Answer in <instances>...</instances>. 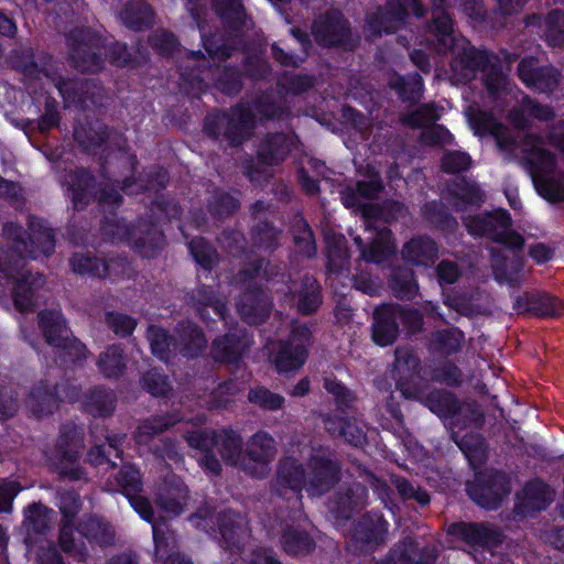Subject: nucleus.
<instances>
[{
	"mask_svg": "<svg viewBox=\"0 0 564 564\" xmlns=\"http://www.w3.org/2000/svg\"><path fill=\"white\" fill-rule=\"evenodd\" d=\"M451 3L452 0H432V23L429 28L436 41V48L440 52L453 51L455 54L451 62L452 80L455 84H466L476 78L478 70L481 72L487 93L496 101L495 107L499 112L506 110L508 98L518 101V96L521 95L519 106L508 113V119L519 130L531 127L529 117L540 121L551 120L554 116L552 108L520 93L503 73L497 55L477 50L467 39L456 35L453 21L445 10Z\"/></svg>",
	"mask_w": 564,
	"mask_h": 564,
	"instance_id": "f257e3e1",
	"label": "nucleus"
},
{
	"mask_svg": "<svg viewBox=\"0 0 564 564\" xmlns=\"http://www.w3.org/2000/svg\"><path fill=\"white\" fill-rule=\"evenodd\" d=\"M466 115L476 134H491L502 151L521 154L541 197L550 203L564 202V173L556 170L555 158L544 149L541 137L511 131L492 113L476 107H469Z\"/></svg>",
	"mask_w": 564,
	"mask_h": 564,
	"instance_id": "f03ea898",
	"label": "nucleus"
},
{
	"mask_svg": "<svg viewBox=\"0 0 564 564\" xmlns=\"http://www.w3.org/2000/svg\"><path fill=\"white\" fill-rule=\"evenodd\" d=\"M465 226L470 235L485 236L499 243L490 250L495 279L511 288L519 286L524 275L523 260L518 253L523 238L511 230L509 213L497 209L486 215L468 216Z\"/></svg>",
	"mask_w": 564,
	"mask_h": 564,
	"instance_id": "7ed1b4c3",
	"label": "nucleus"
},
{
	"mask_svg": "<svg viewBox=\"0 0 564 564\" xmlns=\"http://www.w3.org/2000/svg\"><path fill=\"white\" fill-rule=\"evenodd\" d=\"M355 213L359 210L366 228L375 231L369 246L362 249V257L368 262L382 263L397 250L386 224L394 219L403 207L395 202H386L381 205L377 200L382 191L378 172L372 171L365 178L355 180Z\"/></svg>",
	"mask_w": 564,
	"mask_h": 564,
	"instance_id": "20e7f679",
	"label": "nucleus"
},
{
	"mask_svg": "<svg viewBox=\"0 0 564 564\" xmlns=\"http://www.w3.org/2000/svg\"><path fill=\"white\" fill-rule=\"evenodd\" d=\"M191 447L200 449L203 456L200 464L212 474L218 475L221 470V459L240 469V459L242 458V438L231 430L220 431H195L186 436Z\"/></svg>",
	"mask_w": 564,
	"mask_h": 564,
	"instance_id": "39448f33",
	"label": "nucleus"
},
{
	"mask_svg": "<svg viewBox=\"0 0 564 564\" xmlns=\"http://www.w3.org/2000/svg\"><path fill=\"white\" fill-rule=\"evenodd\" d=\"M85 447V431L73 422L64 423L59 429L51 463L61 478L72 481L88 480L86 471L78 465Z\"/></svg>",
	"mask_w": 564,
	"mask_h": 564,
	"instance_id": "423d86ee",
	"label": "nucleus"
},
{
	"mask_svg": "<svg viewBox=\"0 0 564 564\" xmlns=\"http://www.w3.org/2000/svg\"><path fill=\"white\" fill-rule=\"evenodd\" d=\"M447 532L449 535L464 542L467 552L474 555L477 564H510L509 560L500 558L497 562V555L494 549L502 540L500 531L488 523H452Z\"/></svg>",
	"mask_w": 564,
	"mask_h": 564,
	"instance_id": "0eeeda50",
	"label": "nucleus"
},
{
	"mask_svg": "<svg viewBox=\"0 0 564 564\" xmlns=\"http://www.w3.org/2000/svg\"><path fill=\"white\" fill-rule=\"evenodd\" d=\"M37 318L46 343L58 349L63 364H77L86 359V346L73 336L59 312L43 311Z\"/></svg>",
	"mask_w": 564,
	"mask_h": 564,
	"instance_id": "6e6552de",
	"label": "nucleus"
},
{
	"mask_svg": "<svg viewBox=\"0 0 564 564\" xmlns=\"http://www.w3.org/2000/svg\"><path fill=\"white\" fill-rule=\"evenodd\" d=\"M68 58L80 72L96 73L104 67L105 47L98 33L90 28H74L66 35Z\"/></svg>",
	"mask_w": 564,
	"mask_h": 564,
	"instance_id": "1a4fd4ad",
	"label": "nucleus"
},
{
	"mask_svg": "<svg viewBox=\"0 0 564 564\" xmlns=\"http://www.w3.org/2000/svg\"><path fill=\"white\" fill-rule=\"evenodd\" d=\"M253 113L242 107L210 113L205 119V132L215 140L237 147L247 140L253 128Z\"/></svg>",
	"mask_w": 564,
	"mask_h": 564,
	"instance_id": "9d476101",
	"label": "nucleus"
},
{
	"mask_svg": "<svg viewBox=\"0 0 564 564\" xmlns=\"http://www.w3.org/2000/svg\"><path fill=\"white\" fill-rule=\"evenodd\" d=\"M199 0H188L187 9L191 12L196 26L203 32L200 15L197 8ZM217 14L228 23L232 29L239 30L247 26V15L240 0H213ZM204 47L209 56L214 59H226L231 56L232 47L221 44L216 45L210 39H206L205 34L200 35Z\"/></svg>",
	"mask_w": 564,
	"mask_h": 564,
	"instance_id": "9b49d317",
	"label": "nucleus"
},
{
	"mask_svg": "<svg viewBox=\"0 0 564 564\" xmlns=\"http://www.w3.org/2000/svg\"><path fill=\"white\" fill-rule=\"evenodd\" d=\"M68 184L73 193V204L77 209L88 205L93 197H97L102 206L118 207L122 203V196L118 192L116 184H105L97 189L94 176L85 169H78L68 175Z\"/></svg>",
	"mask_w": 564,
	"mask_h": 564,
	"instance_id": "f8f14e48",
	"label": "nucleus"
},
{
	"mask_svg": "<svg viewBox=\"0 0 564 564\" xmlns=\"http://www.w3.org/2000/svg\"><path fill=\"white\" fill-rule=\"evenodd\" d=\"M58 508L63 516L58 544L62 551L77 562H85L88 551L85 543L74 536V519L82 509L79 495L73 490L58 492Z\"/></svg>",
	"mask_w": 564,
	"mask_h": 564,
	"instance_id": "ddd939ff",
	"label": "nucleus"
},
{
	"mask_svg": "<svg viewBox=\"0 0 564 564\" xmlns=\"http://www.w3.org/2000/svg\"><path fill=\"white\" fill-rule=\"evenodd\" d=\"M278 454L275 440L267 432L259 431L247 442L240 469L254 478L262 479L270 471V464Z\"/></svg>",
	"mask_w": 564,
	"mask_h": 564,
	"instance_id": "4468645a",
	"label": "nucleus"
},
{
	"mask_svg": "<svg viewBox=\"0 0 564 564\" xmlns=\"http://www.w3.org/2000/svg\"><path fill=\"white\" fill-rule=\"evenodd\" d=\"M468 496L485 509H496L502 498L510 492V485L503 473L496 470L479 471L474 481L467 482Z\"/></svg>",
	"mask_w": 564,
	"mask_h": 564,
	"instance_id": "2eb2a0df",
	"label": "nucleus"
},
{
	"mask_svg": "<svg viewBox=\"0 0 564 564\" xmlns=\"http://www.w3.org/2000/svg\"><path fill=\"white\" fill-rule=\"evenodd\" d=\"M412 12L415 17L424 13L420 0H388L383 9H378L367 19L369 30L373 34L392 33L401 28Z\"/></svg>",
	"mask_w": 564,
	"mask_h": 564,
	"instance_id": "dca6fc26",
	"label": "nucleus"
},
{
	"mask_svg": "<svg viewBox=\"0 0 564 564\" xmlns=\"http://www.w3.org/2000/svg\"><path fill=\"white\" fill-rule=\"evenodd\" d=\"M395 359L391 376L397 389L405 399H422L423 387L416 382L420 372V359L408 347L395 349Z\"/></svg>",
	"mask_w": 564,
	"mask_h": 564,
	"instance_id": "f3484780",
	"label": "nucleus"
},
{
	"mask_svg": "<svg viewBox=\"0 0 564 564\" xmlns=\"http://www.w3.org/2000/svg\"><path fill=\"white\" fill-rule=\"evenodd\" d=\"M444 108L435 104H424L415 111L404 116L402 122L412 128L426 127L421 138L429 144H449L453 141V134L443 126L433 124L443 116Z\"/></svg>",
	"mask_w": 564,
	"mask_h": 564,
	"instance_id": "a211bd4d",
	"label": "nucleus"
},
{
	"mask_svg": "<svg viewBox=\"0 0 564 564\" xmlns=\"http://www.w3.org/2000/svg\"><path fill=\"white\" fill-rule=\"evenodd\" d=\"M63 97L66 107L87 109L102 106V88L93 80L63 78L61 74L52 83Z\"/></svg>",
	"mask_w": 564,
	"mask_h": 564,
	"instance_id": "6ab92c4d",
	"label": "nucleus"
},
{
	"mask_svg": "<svg viewBox=\"0 0 564 564\" xmlns=\"http://www.w3.org/2000/svg\"><path fill=\"white\" fill-rule=\"evenodd\" d=\"M315 41L326 47H341L350 36V24L337 9H328L319 14L313 25Z\"/></svg>",
	"mask_w": 564,
	"mask_h": 564,
	"instance_id": "aec40b11",
	"label": "nucleus"
},
{
	"mask_svg": "<svg viewBox=\"0 0 564 564\" xmlns=\"http://www.w3.org/2000/svg\"><path fill=\"white\" fill-rule=\"evenodd\" d=\"M341 467L338 462L324 455H313L306 468V492L321 497L339 482Z\"/></svg>",
	"mask_w": 564,
	"mask_h": 564,
	"instance_id": "412c9836",
	"label": "nucleus"
},
{
	"mask_svg": "<svg viewBox=\"0 0 564 564\" xmlns=\"http://www.w3.org/2000/svg\"><path fill=\"white\" fill-rule=\"evenodd\" d=\"M324 388L334 395L337 411L339 414H334L325 420L326 431L336 438H343L347 443H351L350 422L346 416L347 410L350 409L351 397L349 390L344 387L339 381L333 378H325Z\"/></svg>",
	"mask_w": 564,
	"mask_h": 564,
	"instance_id": "4be33fe9",
	"label": "nucleus"
},
{
	"mask_svg": "<svg viewBox=\"0 0 564 564\" xmlns=\"http://www.w3.org/2000/svg\"><path fill=\"white\" fill-rule=\"evenodd\" d=\"M283 292L284 301L304 315L316 312L322 304L321 288L316 279L308 274L300 281L291 280Z\"/></svg>",
	"mask_w": 564,
	"mask_h": 564,
	"instance_id": "5701e85b",
	"label": "nucleus"
},
{
	"mask_svg": "<svg viewBox=\"0 0 564 564\" xmlns=\"http://www.w3.org/2000/svg\"><path fill=\"white\" fill-rule=\"evenodd\" d=\"M518 75L521 82L530 89L550 94L560 83V73L551 65L539 66L533 57L523 58L518 66Z\"/></svg>",
	"mask_w": 564,
	"mask_h": 564,
	"instance_id": "b1692460",
	"label": "nucleus"
},
{
	"mask_svg": "<svg viewBox=\"0 0 564 564\" xmlns=\"http://www.w3.org/2000/svg\"><path fill=\"white\" fill-rule=\"evenodd\" d=\"M218 528L221 535L220 546L231 553H239L249 539V528L246 518L232 510H226L218 516Z\"/></svg>",
	"mask_w": 564,
	"mask_h": 564,
	"instance_id": "393cba45",
	"label": "nucleus"
},
{
	"mask_svg": "<svg viewBox=\"0 0 564 564\" xmlns=\"http://www.w3.org/2000/svg\"><path fill=\"white\" fill-rule=\"evenodd\" d=\"M155 495L156 503L161 509L166 513L177 516L183 512L188 490L178 476L167 473L158 485Z\"/></svg>",
	"mask_w": 564,
	"mask_h": 564,
	"instance_id": "a878e982",
	"label": "nucleus"
},
{
	"mask_svg": "<svg viewBox=\"0 0 564 564\" xmlns=\"http://www.w3.org/2000/svg\"><path fill=\"white\" fill-rule=\"evenodd\" d=\"M54 510L42 502H33L23 511L22 528L28 544L40 542L53 528Z\"/></svg>",
	"mask_w": 564,
	"mask_h": 564,
	"instance_id": "bb28decb",
	"label": "nucleus"
},
{
	"mask_svg": "<svg viewBox=\"0 0 564 564\" xmlns=\"http://www.w3.org/2000/svg\"><path fill=\"white\" fill-rule=\"evenodd\" d=\"M117 481L129 499L131 507L145 521H152L153 509L149 500L138 494L142 489L140 473L132 465L123 464L117 475Z\"/></svg>",
	"mask_w": 564,
	"mask_h": 564,
	"instance_id": "cd10ccee",
	"label": "nucleus"
},
{
	"mask_svg": "<svg viewBox=\"0 0 564 564\" xmlns=\"http://www.w3.org/2000/svg\"><path fill=\"white\" fill-rule=\"evenodd\" d=\"M237 308L246 323L259 325L269 317L271 302L262 289L257 285H250L240 296Z\"/></svg>",
	"mask_w": 564,
	"mask_h": 564,
	"instance_id": "c85d7f7f",
	"label": "nucleus"
},
{
	"mask_svg": "<svg viewBox=\"0 0 564 564\" xmlns=\"http://www.w3.org/2000/svg\"><path fill=\"white\" fill-rule=\"evenodd\" d=\"M272 487L280 496L285 489L293 492L306 490V469L303 464L293 457H282L278 462Z\"/></svg>",
	"mask_w": 564,
	"mask_h": 564,
	"instance_id": "c756f323",
	"label": "nucleus"
},
{
	"mask_svg": "<svg viewBox=\"0 0 564 564\" xmlns=\"http://www.w3.org/2000/svg\"><path fill=\"white\" fill-rule=\"evenodd\" d=\"M513 308L519 314L531 313L541 317H556L564 313V303L546 293L518 296Z\"/></svg>",
	"mask_w": 564,
	"mask_h": 564,
	"instance_id": "7c9ffc66",
	"label": "nucleus"
},
{
	"mask_svg": "<svg viewBox=\"0 0 564 564\" xmlns=\"http://www.w3.org/2000/svg\"><path fill=\"white\" fill-rule=\"evenodd\" d=\"M17 66L29 79L41 80L46 78L48 82L53 83L58 75L52 57L42 51L35 53L32 48L22 51Z\"/></svg>",
	"mask_w": 564,
	"mask_h": 564,
	"instance_id": "2f4dec72",
	"label": "nucleus"
},
{
	"mask_svg": "<svg viewBox=\"0 0 564 564\" xmlns=\"http://www.w3.org/2000/svg\"><path fill=\"white\" fill-rule=\"evenodd\" d=\"M295 145V138L284 133H269L258 145L257 154L259 161L267 166L281 164L291 149Z\"/></svg>",
	"mask_w": 564,
	"mask_h": 564,
	"instance_id": "473e14b6",
	"label": "nucleus"
},
{
	"mask_svg": "<svg viewBox=\"0 0 564 564\" xmlns=\"http://www.w3.org/2000/svg\"><path fill=\"white\" fill-rule=\"evenodd\" d=\"M191 303L199 317L205 322L226 321V304L212 286L202 285L193 291Z\"/></svg>",
	"mask_w": 564,
	"mask_h": 564,
	"instance_id": "72a5a7b5",
	"label": "nucleus"
},
{
	"mask_svg": "<svg viewBox=\"0 0 564 564\" xmlns=\"http://www.w3.org/2000/svg\"><path fill=\"white\" fill-rule=\"evenodd\" d=\"M326 245L328 252V267L332 272L330 282L341 283L343 279H349V252L347 240L340 234H327Z\"/></svg>",
	"mask_w": 564,
	"mask_h": 564,
	"instance_id": "f704fd0d",
	"label": "nucleus"
},
{
	"mask_svg": "<svg viewBox=\"0 0 564 564\" xmlns=\"http://www.w3.org/2000/svg\"><path fill=\"white\" fill-rule=\"evenodd\" d=\"M249 344L246 332L239 329L216 338L213 341L210 354L217 361L237 364Z\"/></svg>",
	"mask_w": 564,
	"mask_h": 564,
	"instance_id": "c9c22d12",
	"label": "nucleus"
},
{
	"mask_svg": "<svg viewBox=\"0 0 564 564\" xmlns=\"http://www.w3.org/2000/svg\"><path fill=\"white\" fill-rule=\"evenodd\" d=\"M74 137L79 145L88 153L95 154L98 149L108 143H113L119 149L121 148L119 141H112V137L119 138V135L98 121L94 124L76 127Z\"/></svg>",
	"mask_w": 564,
	"mask_h": 564,
	"instance_id": "e433bc0d",
	"label": "nucleus"
},
{
	"mask_svg": "<svg viewBox=\"0 0 564 564\" xmlns=\"http://www.w3.org/2000/svg\"><path fill=\"white\" fill-rule=\"evenodd\" d=\"M174 344L177 352L194 358L204 351L207 340L197 325L192 322H182L175 329Z\"/></svg>",
	"mask_w": 564,
	"mask_h": 564,
	"instance_id": "4c0bfd02",
	"label": "nucleus"
},
{
	"mask_svg": "<svg viewBox=\"0 0 564 564\" xmlns=\"http://www.w3.org/2000/svg\"><path fill=\"white\" fill-rule=\"evenodd\" d=\"M135 250L145 258L153 257L165 243L162 229L153 223L139 221L132 234Z\"/></svg>",
	"mask_w": 564,
	"mask_h": 564,
	"instance_id": "58836bf2",
	"label": "nucleus"
},
{
	"mask_svg": "<svg viewBox=\"0 0 564 564\" xmlns=\"http://www.w3.org/2000/svg\"><path fill=\"white\" fill-rule=\"evenodd\" d=\"M55 383L39 382L30 391L25 404L35 416L52 414L58 408Z\"/></svg>",
	"mask_w": 564,
	"mask_h": 564,
	"instance_id": "ea45409f",
	"label": "nucleus"
},
{
	"mask_svg": "<svg viewBox=\"0 0 564 564\" xmlns=\"http://www.w3.org/2000/svg\"><path fill=\"white\" fill-rule=\"evenodd\" d=\"M553 491L541 480H533L525 485L518 494L517 508L522 512L540 511L553 501Z\"/></svg>",
	"mask_w": 564,
	"mask_h": 564,
	"instance_id": "a19ab883",
	"label": "nucleus"
},
{
	"mask_svg": "<svg viewBox=\"0 0 564 564\" xmlns=\"http://www.w3.org/2000/svg\"><path fill=\"white\" fill-rule=\"evenodd\" d=\"M372 336L376 344L384 347L391 345L398 335L397 310L386 305L375 311Z\"/></svg>",
	"mask_w": 564,
	"mask_h": 564,
	"instance_id": "79ce46f5",
	"label": "nucleus"
},
{
	"mask_svg": "<svg viewBox=\"0 0 564 564\" xmlns=\"http://www.w3.org/2000/svg\"><path fill=\"white\" fill-rule=\"evenodd\" d=\"M564 4V0H560ZM525 25L542 26V19L539 15H531L527 19ZM543 32L542 36L545 39L549 45L553 47H564V13L555 9L551 11L545 20H543Z\"/></svg>",
	"mask_w": 564,
	"mask_h": 564,
	"instance_id": "37998d69",
	"label": "nucleus"
},
{
	"mask_svg": "<svg viewBox=\"0 0 564 564\" xmlns=\"http://www.w3.org/2000/svg\"><path fill=\"white\" fill-rule=\"evenodd\" d=\"M388 522L380 514H371L358 527H355V545L361 541L371 551L386 541Z\"/></svg>",
	"mask_w": 564,
	"mask_h": 564,
	"instance_id": "c03bdc74",
	"label": "nucleus"
},
{
	"mask_svg": "<svg viewBox=\"0 0 564 564\" xmlns=\"http://www.w3.org/2000/svg\"><path fill=\"white\" fill-rule=\"evenodd\" d=\"M307 349L301 343L281 341L276 351L274 364L280 373H290L299 370L305 362Z\"/></svg>",
	"mask_w": 564,
	"mask_h": 564,
	"instance_id": "a18cd8bd",
	"label": "nucleus"
},
{
	"mask_svg": "<svg viewBox=\"0 0 564 564\" xmlns=\"http://www.w3.org/2000/svg\"><path fill=\"white\" fill-rule=\"evenodd\" d=\"M436 243L426 237H416L404 245L402 257L413 265H429L437 259Z\"/></svg>",
	"mask_w": 564,
	"mask_h": 564,
	"instance_id": "49530a36",
	"label": "nucleus"
},
{
	"mask_svg": "<svg viewBox=\"0 0 564 564\" xmlns=\"http://www.w3.org/2000/svg\"><path fill=\"white\" fill-rule=\"evenodd\" d=\"M465 344V334L457 327L436 330L430 339V350L441 356L457 354Z\"/></svg>",
	"mask_w": 564,
	"mask_h": 564,
	"instance_id": "de8ad7c7",
	"label": "nucleus"
},
{
	"mask_svg": "<svg viewBox=\"0 0 564 564\" xmlns=\"http://www.w3.org/2000/svg\"><path fill=\"white\" fill-rule=\"evenodd\" d=\"M328 511L333 518L334 524L341 529L344 533H349L351 529V514H352V495L351 489L347 488L345 491H337L328 500Z\"/></svg>",
	"mask_w": 564,
	"mask_h": 564,
	"instance_id": "09e8293b",
	"label": "nucleus"
},
{
	"mask_svg": "<svg viewBox=\"0 0 564 564\" xmlns=\"http://www.w3.org/2000/svg\"><path fill=\"white\" fill-rule=\"evenodd\" d=\"M250 239L253 247L271 253L281 246L282 230L268 220H259L251 226Z\"/></svg>",
	"mask_w": 564,
	"mask_h": 564,
	"instance_id": "8fccbe9b",
	"label": "nucleus"
},
{
	"mask_svg": "<svg viewBox=\"0 0 564 564\" xmlns=\"http://www.w3.org/2000/svg\"><path fill=\"white\" fill-rule=\"evenodd\" d=\"M429 408L433 413L438 416L455 417L460 411L458 401L454 395L446 390H434L426 393L423 388V398L415 399Z\"/></svg>",
	"mask_w": 564,
	"mask_h": 564,
	"instance_id": "3c124183",
	"label": "nucleus"
},
{
	"mask_svg": "<svg viewBox=\"0 0 564 564\" xmlns=\"http://www.w3.org/2000/svg\"><path fill=\"white\" fill-rule=\"evenodd\" d=\"M280 542L283 551L292 556L307 555L315 549V542L310 534L295 527L284 528Z\"/></svg>",
	"mask_w": 564,
	"mask_h": 564,
	"instance_id": "603ef678",
	"label": "nucleus"
},
{
	"mask_svg": "<svg viewBox=\"0 0 564 564\" xmlns=\"http://www.w3.org/2000/svg\"><path fill=\"white\" fill-rule=\"evenodd\" d=\"M97 368L106 378H118L123 375L127 361L120 345H110L101 351L97 359Z\"/></svg>",
	"mask_w": 564,
	"mask_h": 564,
	"instance_id": "864d4df0",
	"label": "nucleus"
},
{
	"mask_svg": "<svg viewBox=\"0 0 564 564\" xmlns=\"http://www.w3.org/2000/svg\"><path fill=\"white\" fill-rule=\"evenodd\" d=\"M116 394L112 390L96 387L85 394L86 410L94 416H108L116 408Z\"/></svg>",
	"mask_w": 564,
	"mask_h": 564,
	"instance_id": "5fc2aeb1",
	"label": "nucleus"
},
{
	"mask_svg": "<svg viewBox=\"0 0 564 564\" xmlns=\"http://www.w3.org/2000/svg\"><path fill=\"white\" fill-rule=\"evenodd\" d=\"M79 533L88 541L100 546L110 545L115 540V532L111 525L97 517H88L78 525Z\"/></svg>",
	"mask_w": 564,
	"mask_h": 564,
	"instance_id": "6e6d98bb",
	"label": "nucleus"
},
{
	"mask_svg": "<svg viewBox=\"0 0 564 564\" xmlns=\"http://www.w3.org/2000/svg\"><path fill=\"white\" fill-rule=\"evenodd\" d=\"M389 84L403 101L416 102L422 97L424 84L416 73L405 77L394 74L390 77Z\"/></svg>",
	"mask_w": 564,
	"mask_h": 564,
	"instance_id": "4d7b16f0",
	"label": "nucleus"
},
{
	"mask_svg": "<svg viewBox=\"0 0 564 564\" xmlns=\"http://www.w3.org/2000/svg\"><path fill=\"white\" fill-rule=\"evenodd\" d=\"M107 442L101 445H95L87 454L88 462L94 466L108 465L110 468H116L118 466L117 462L111 459V454L113 453L116 458L121 460V449L119 445L121 444L123 436H107Z\"/></svg>",
	"mask_w": 564,
	"mask_h": 564,
	"instance_id": "13d9d810",
	"label": "nucleus"
},
{
	"mask_svg": "<svg viewBox=\"0 0 564 564\" xmlns=\"http://www.w3.org/2000/svg\"><path fill=\"white\" fill-rule=\"evenodd\" d=\"M122 23L134 31H141L151 25L153 12L149 4L142 1H133L126 6L120 13Z\"/></svg>",
	"mask_w": 564,
	"mask_h": 564,
	"instance_id": "bf43d9fd",
	"label": "nucleus"
},
{
	"mask_svg": "<svg viewBox=\"0 0 564 564\" xmlns=\"http://www.w3.org/2000/svg\"><path fill=\"white\" fill-rule=\"evenodd\" d=\"M152 532L155 546V557L164 558L171 553H177V539L174 531L164 520L155 521L152 517Z\"/></svg>",
	"mask_w": 564,
	"mask_h": 564,
	"instance_id": "052dcab7",
	"label": "nucleus"
},
{
	"mask_svg": "<svg viewBox=\"0 0 564 564\" xmlns=\"http://www.w3.org/2000/svg\"><path fill=\"white\" fill-rule=\"evenodd\" d=\"M73 270L80 274H89L98 278L106 276L109 271V263L91 252L75 253L70 259Z\"/></svg>",
	"mask_w": 564,
	"mask_h": 564,
	"instance_id": "680f3d73",
	"label": "nucleus"
},
{
	"mask_svg": "<svg viewBox=\"0 0 564 564\" xmlns=\"http://www.w3.org/2000/svg\"><path fill=\"white\" fill-rule=\"evenodd\" d=\"M147 337L153 355L161 360L167 361L172 352H177L174 344L175 335H169L165 329L151 325L148 328Z\"/></svg>",
	"mask_w": 564,
	"mask_h": 564,
	"instance_id": "e2e57ef3",
	"label": "nucleus"
},
{
	"mask_svg": "<svg viewBox=\"0 0 564 564\" xmlns=\"http://www.w3.org/2000/svg\"><path fill=\"white\" fill-rule=\"evenodd\" d=\"M293 240L297 252L311 258L316 253V243L312 229L306 220L296 216L292 224Z\"/></svg>",
	"mask_w": 564,
	"mask_h": 564,
	"instance_id": "0e129e2a",
	"label": "nucleus"
},
{
	"mask_svg": "<svg viewBox=\"0 0 564 564\" xmlns=\"http://www.w3.org/2000/svg\"><path fill=\"white\" fill-rule=\"evenodd\" d=\"M238 207V199L220 189L214 191L207 199L208 212L217 219H225L234 215Z\"/></svg>",
	"mask_w": 564,
	"mask_h": 564,
	"instance_id": "69168bd1",
	"label": "nucleus"
},
{
	"mask_svg": "<svg viewBox=\"0 0 564 564\" xmlns=\"http://www.w3.org/2000/svg\"><path fill=\"white\" fill-rule=\"evenodd\" d=\"M417 556L416 547L411 541H403L395 545L389 554L378 564H432L435 556L427 560L415 561Z\"/></svg>",
	"mask_w": 564,
	"mask_h": 564,
	"instance_id": "338daca9",
	"label": "nucleus"
},
{
	"mask_svg": "<svg viewBox=\"0 0 564 564\" xmlns=\"http://www.w3.org/2000/svg\"><path fill=\"white\" fill-rule=\"evenodd\" d=\"M175 423L176 420L170 416H151L139 424L134 432V438L139 444H147L152 437L163 433Z\"/></svg>",
	"mask_w": 564,
	"mask_h": 564,
	"instance_id": "774afa93",
	"label": "nucleus"
}]
</instances>
